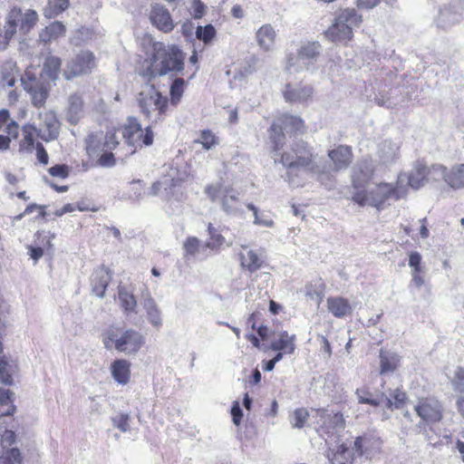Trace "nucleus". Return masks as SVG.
<instances>
[{"label":"nucleus","mask_w":464,"mask_h":464,"mask_svg":"<svg viewBox=\"0 0 464 464\" xmlns=\"http://www.w3.org/2000/svg\"><path fill=\"white\" fill-rule=\"evenodd\" d=\"M184 60L185 55L177 44L153 42L150 52L140 63L138 73L150 83L169 72H181L184 70Z\"/></svg>","instance_id":"1"},{"label":"nucleus","mask_w":464,"mask_h":464,"mask_svg":"<svg viewBox=\"0 0 464 464\" xmlns=\"http://www.w3.org/2000/svg\"><path fill=\"white\" fill-rule=\"evenodd\" d=\"M120 145L117 129L112 128L105 133L92 131L84 139V150L88 157L85 167L111 168L117 163L113 150Z\"/></svg>","instance_id":"2"},{"label":"nucleus","mask_w":464,"mask_h":464,"mask_svg":"<svg viewBox=\"0 0 464 464\" xmlns=\"http://www.w3.org/2000/svg\"><path fill=\"white\" fill-rule=\"evenodd\" d=\"M39 15L34 9L23 10L13 6L5 18L4 27L0 30V49H5L17 32L28 34L37 24Z\"/></svg>","instance_id":"3"},{"label":"nucleus","mask_w":464,"mask_h":464,"mask_svg":"<svg viewBox=\"0 0 464 464\" xmlns=\"http://www.w3.org/2000/svg\"><path fill=\"white\" fill-rule=\"evenodd\" d=\"M315 158L313 147L305 141H300L281 154L280 162L286 169V176L291 180L293 175L296 176L299 170L315 171L318 168Z\"/></svg>","instance_id":"4"},{"label":"nucleus","mask_w":464,"mask_h":464,"mask_svg":"<svg viewBox=\"0 0 464 464\" xmlns=\"http://www.w3.org/2000/svg\"><path fill=\"white\" fill-rule=\"evenodd\" d=\"M362 23V15L355 8L340 9L334 23L325 31V37L332 42L347 44L353 38V27Z\"/></svg>","instance_id":"5"},{"label":"nucleus","mask_w":464,"mask_h":464,"mask_svg":"<svg viewBox=\"0 0 464 464\" xmlns=\"http://www.w3.org/2000/svg\"><path fill=\"white\" fill-rule=\"evenodd\" d=\"M138 104L144 116L157 123L163 121L170 111L169 98L156 90L151 84L149 92H141L138 96Z\"/></svg>","instance_id":"6"},{"label":"nucleus","mask_w":464,"mask_h":464,"mask_svg":"<svg viewBox=\"0 0 464 464\" xmlns=\"http://www.w3.org/2000/svg\"><path fill=\"white\" fill-rule=\"evenodd\" d=\"M374 171L372 162L366 159L360 160L352 170L351 183L354 189L352 200L359 206H365L369 200L366 188L372 181Z\"/></svg>","instance_id":"7"},{"label":"nucleus","mask_w":464,"mask_h":464,"mask_svg":"<svg viewBox=\"0 0 464 464\" xmlns=\"http://www.w3.org/2000/svg\"><path fill=\"white\" fill-rule=\"evenodd\" d=\"M125 143L130 147L127 155L135 153L138 147L150 146L153 143L154 134L150 127L144 130L141 124L135 117H129L127 122L122 126L121 131Z\"/></svg>","instance_id":"8"},{"label":"nucleus","mask_w":464,"mask_h":464,"mask_svg":"<svg viewBox=\"0 0 464 464\" xmlns=\"http://www.w3.org/2000/svg\"><path fill=\"white\" fill-rule=\"evenodd\" d=\"M24 90L30 94L32 104L40 108L44 105L49 96L48 84L37 78L34 66H28L21 77Z\"/></svg>","instance_id":"9"},{"label":"nucleus","mask_w":464,"mask_h":464,"mask_svg":"<svg viewBox=\"0 0 464 464\" xmlns=\"http://www.w3.org/2000/svg\"><path fill=\"white\" fill-rule=\"evenodd\" d=\"M95 66L94 54L88 50L81 51L73 58L67 61L63 75L66 80H72L88 73Z\"/></svg>","instance_id":"10"},{"label":"nucleus","mask_w":464,"mask_h":464,"mask_svg":"<svg viewBox=\"0 0 464 464\" xmlns=\"http://www.w3.org/2000/svg\"><path fill=\"white\" fill-rule=\"evenodd\" d=\"M418 416L427 425L440 421L443 418V406L435 397L420 398L414 406Z\"/></svg>","instance_id":"11"},{"label":"nucleus","mask_w":464,"mask_h":464,"mask_svg":"<svg viewBox=\"0 0 464 464\" xmlns=\"http://www.w3.org/2000/svg\"><path fill=\"white\" fill-rule=\"evenodd\" d=\"M240 267L250 274L256 273L267 266L265 251L241 246L237 254Z\"/></svg>","instance_id":"12"},{"label":"nucleus","mask_w":464,"mask_h":464,"mask_svg":"<svg viewBox=\"0 0 464 464\" xmlns=\"http://www.w3.org/2000/svg\"><path fill=\"white\" fill-rule=\"evenodd\" d=\"M438 169H440V165L428 167L422 163L416 164L409 175H406L408 185L414 189H418L429 181L437 180L440 177Z\"/></svg>","instance_id":"13"},{"label":"nucleus","mask_w":464,"mask_h":464,"mask_svg":"<svg viewBox=\"0 0 464 464\" xmlns=\"http://www.w3.org/2000/svg\"><path fill=\"white\" fill-rule=\"evenodd\" d=\"M38 131L44 141L55 140L59 135L60 121L53 111H44L38 114Z\"/></svg>","instance_id":"14"},{"label":"nucleus","mask_w":464,"mask_h":464,"mask_svg":"<svg viewBox=\"0 0 464 464\" xmlns=\"http://www.w3.org/2000/svg\"><path fill=\"white\" fill-rule=\"evenodd\" d=\"M145 343V339L139 332L128 329L116 340V350L126 354H135Z\"/></svg>","instance_id":"15"},{"label":"nucleus","mask_w":464,"mask_h":464,"mask_svg":"<svg viewBox=\"0 0 464 464\" xmlns=\"http://www.w3.org/2000/svg\"><path fill=\"white\" fill-rule=\"evenodd\" d=\"M313 95V87L303 82L296 85L287 83L283 92L284 99L289 103H306L312 100Z\"/></svg>","instance_id":"16"},{"label":"nucleus","mask_w":464,"mask_h":464,"mask_svg":"<svg viewBox=\"0 0 464 464\" xmlns=\"http://www.w3.org/2000/svg\"><path fill=\"white\" fill-rule=\"evenodd\" d=\"M150 20L158 30L166 34L170 33L175 27L169 10L160 4H155L151 6Z\"/></svg>","instance_id":"17"},{"label":"nucleus","mask_w":464,"mask_h":464,"mask_svg":"<svg viewBox=\"0 0 464 464\" xmlns=\"http://www.w3.org/2000/svg\"><path fill=\"white\" fill-rule=\"evenodd\" d=\"M328 158L333 162L334 169L340 171L346 169L353 160V153L351 146L339 145L328 150Z\"/></svg>","instance_id":"18"},{"label":"nucleus","mask_w":464,"mask_h":464,"mask_svg":"<svg viewBox=\"0 0 464 464\" xmlns=\"http://www.w3.org/2000/svg\"><path fill=\"white\" fill-rule=\"evenodd\" d=\"M440 176L453 189L464 188V163H459L448 169L440 165Z\"/></svg>","instance_id":"19"},{"label":"nucleus","mask_w":464,"mask_h":464,"mask_svg":"<svg viewBox=\"0 0 464 464\" xmlns=\"http://www.w3.org/2000/svg\"><path fill=\"white\" fill-rule=\"evenodd\" d=\"M274 122L279 124L280 128L289 134H303L306 130L304 121L301 117L286 112L277 115Z\"/></svg>","instance_id":"20"},{"label":"nucleus","mask_w":464,"mask_h":464,"mask_svg":"<svg viewBox=\"0 0 464 464\" xmlns=\"http://www.w3.org/2000/svg\"><path fill=\"white\" fill-rule=\"evenodd\" d=\"M66 32V26L63 22L53 21L39 32V42L44 44H49L64 37Z\"/></svg>","instance_id":"21"},{"label":"nucleus","mask_w":464,"mask_h":464,"mask_svg":"<svg viewBox=\"0 0 464 464\" xmlns=\"http://www.w3.org/2000/svg\"><path fill=\"white\" fill-rule=\"evenodd\" d=\"M22 139L19 141V151L32 153L36 146V139L41 138V133L38 131L37 127L31 123L23 125Z\"/></svg>","instance_id":"22"},{"label":"nucleus","mask_w":464,"mask_h":464,"mask_svg":"<svg viewBox=\"0 0 464 464\" xmlns=\"http://www.w3.org/2000/svg\"><path fill=\"white\" fill-rule=\"evenodd\" d=\"M61 72L62 59L52 53H48L43 61L41 75L50 81L55 82L58 80Z\"/></svg>","instance_id":"23"},{"label":"nucleus","mask_w":464,"mask_h":464,"mask_svg":"<svg viewBox=\"0 0 464 464\" xmlns=\"http://www.w3.org/2000/svg\"><path fill=\"white\" fill-rule=\"evenodd\" d=\"M84 102L79 93H72L68 99L66 119L71 124H77L83 117Z\"/></svg>","instance_id":"24"},{"label":"nucleus","mask_w":464,"mask_h":464,"mask_svg":"<svg viewBox=\"0 0 464 464\" xmlns=\"http://www.w3.org/2000/svg\"><path fill=\"white\" fill-rule=\"evenodd\" d=\"M19 74V69L15 62L5 61L0 65V88H11L14 87L17 76Z\"/></svg>","instance_id":"25"},{"label":"nucleus","mask_w":464,"mask_h":464,"mask_svg":"<svg viewBox=\"0 0 464 464\" xmlns=\"http://www.w3.org/2000/svg\"><path fill=\"white\" fill-rule=\"evenodd\" d=\"M355 393L360 403L370 404L372 406L384 404L388 408L392 407V399L383 392L372 395L367 389L362 388L357 389Z\"/></svg>","instance_id":"26"},{"label":"nucleus","mask_w":464,"mask_h":464,"mask_svg":"<svg viewBox=\"0 0 464 464\" xmlns=\"http://www.w3.org/2000/svg\"><path fill=\"white\" fill-rule=\"evenodd\" d=\"M379 359L381 375L394 372L401 364V357L396 353L388 350L381 349Z\"/></svg>","instance_id":"27"},{"label":"nucleus","mask_w":464,"mask_h":464,"mask_svg":"<svg viewBox=\"0 0 464 464\" xmlns=\"http://www.w3.org/2000/svg\"><path fill=\"white\" fill-rule=\"evenodd\" d=\"M112 280L111 270L102 265L95 268L91 276L92 290H106Z\"/></svg>","instance_id":"28"},{"label":"nucleus","mask_w":464,"mask_h":464,"mask_svg":"<svg viewBox=\"0 0 464 464\" xmlns=\"http://www.w3.org/2000/svg\"><path fill=\"white\" fill-rule=\"evenodd\" d=\"M111 376L120 384H127L130 378V363L124 359L115 360L111 365Z\"/></svg>","instance_id":"29"},{"label":"nucleus","mask_w":464,"mask_h":464,"mask_svg":"<svg viewBox=\"0 0 464 464\" xmlns=\"http://www.w3.org/2000/svg\"><path fill=\"white\" fill-rule=\"evenodd\" d=\"M295 335H290L286 331L279 334V338L270 344V349L276 352H283L285 354H292L295 350Z\"/></svg>","instance_id":"30"},{"label":"nucleus","mask_w":464,"mask_h":464,"mask_svg":"<svg viewBox=\"0 0 464 464\" xmlns=\"http://www.w3.org/2000/svg\"><path fill=\"white\" fill-rule=\"evenodd\" d=\"M372 205L380 208L385 201L393 198L392 183L381 182L376 188L371 192Z\"/></svg>","instance_id":"31"},{"label":"nucleus","mask_w":464,"mask_h":464,"mask_svg":"<svg viewBox=\"0 0 464 464\" xmlns=\"http://www.w3.org/2000/svg\"><path fill=\"white\" fill-rule=\"evenodd\" d=\"M328 310L335 317H344L352 313V306L348 300L343 297H330L327 299Z\"/></svg>","instance_id":"32"},{"label":"nucleus","mask_w":464,"mask_h":464,"mask_svg":"<svg viewBox=\"0 0 464 464\" xmlns=\"http://www.w3.org/2000/svg\"><path fill=\"white\" fill-rule=\"evenodd\" d=\"M276 32L270 24L262 25L256 32V41L260 48L267 52L275 43Z\"/></svg>","instance_id":"33"},{"label":"nucleus","mask_w":464,"mask_h":464,"mask_svg":"<svg viewBox=\"0 0 464 464\" xmlns=\"http://www.w3.org/2000/svg\"><path fill=\"white\" fill-rule=\"evenodd\" d=\"M268 139L272 151H279L285 144L286 137L279 124L274 121L268 129Z\"/></svg>","instance_id":"34"},{"label":"nucleus","mask_w":464,"mask_h":464,"mask_svg":"<svg viewBox=\"0 0 464 464\" xmlns=\"http://www.w3.org/2000/svg\"><path fill=\"white\" fill-rule=\"evenodd\" d=\"M70 6V0H48L43 10L44 16L46 19L55 18Z\"/></svg>","instance_id":"35"},{"label":"nucleus","mask_w":464,"mask_h":464,"mask_svg":"<svg viewBox=\"0 0 464 464\" xmlns=\"http://www.w3.org/2000/svg\"><path fill=\"white\" fill-rule=\"evenodd\" d=\"M144 308L149 323L157 330H160L163 324L161 312L152 299H146Z\"/></svg>","instance_id":"36"},{"label":"nucleus","mask_w":464,"mask_h":464,"mask_svg":"<svg viewBox=\"0 0 464 464\" xmlns=\"http://www.w3.org/2000/svg\"><path fill=\"white\" fill-rule=\"evenodd\" d=\"M186 88V82L183 78H176L169 87V105L177 107L180 102Z\"/></svg>","instance_id":"37"},{"label":"nucleus","mask_w":464,"mask_h":464,"mask_svg":"<svg viewBox=\"0 0 464 464\" xmlns=\"http://www.w3.org/2000/svg\"><path fill=\"white\" fill-rule=\"evenodd\" d=\"M208 240L205 244L206 247L212 250L219 249L225 243V237L221 235L220 230L214 227L212 223L208 224Z\"/></svg>","instance_id":"38"},{"label":"nucleus","mask_w":464,"mask_h":464,"mask_svg":"<svg viewBox=\"0 0 464 464\" xmlns=\"http://www.w3.org/2000/svg\"><path fill=\"white\" fill-rule=\"evenodd\" d=\"M205 246L196 237H188L183 243L184 258L189 259L196 256Z\"/></svg>","instance_id":"39"},{"label":"nucleus","mask_w":464,"mask_h":464,"mask_svg":"<svg viewBox=\"0 0 464 464\" xmlns=\"http://www.w3.org/2000/svg\"><path fill=\"white\" fill-rule=\"evenodd\" d=\"M195 142L200 143L204 150H209L218 145L219 140L211 130L207 129L199 132V137Z\"/></svg>","instance_id":"40"},{"label":"nucleus","mask_w":464,"mask_h":464,"mask_svg":"<svg viewBox=\"0 0 464 464\" xmlns=\"http://www.w3.org/2000/svg\"><path fill=\"white\" fill-rule=\"evenodd\" d=\"M217 35V31L212 24L198 25L196 29V37L205 44H210Z\"/></svg>","instance_id":"41"},{"label":"nucleus","mask_w":464,"mask_h":464,"mask_svg":"<svg viewBox=\"0 0 464 464\" xmlns=\"http://www.w3.org/2000/svg\"><path fill=\"white\" fill-rule=\"evenodd\" d=\"M321 45L318 42H312L303 45L298 51V55L302 59L313 60L320 53Z\"/></svg>","instance_id":"42"},{"label":"nucleus","mask_w":464,"mask_h":464,"mask_svg":"<svg viewBox=\"0 0 464 464\" xmlns=\"http://www.w3.org/2000/svg\"><path fill=\"white\" fill-rule=\"evenodd\" d=\"M406 179V174H400L398 176V179L394 184H392V195L393 198L398 200L400 198H404L408 193V187H410L407 184H405Z\"/></svg>","instance_id":"43"},{"label":"nucleus","mask_w":464,"mask_h":464,"mask_svg":"<svg viewBox=\"0 0 464 464\" xmlns=\"http://www.w3.org/2000/svg\"><path fill=\"white\" fill-rule=\"evenodd\" d=\"M118 300L121 307L126 312H133L137 301L131 292H118Z\"/></svg>","instance_id":"44"},{"label":"nucleus","mask_w":464,"mask_h":464,"mask_svg":"<svg viewBox=\"0 0 464 464\" xmlns=\"http://www.w3.org/2000/svg\"><path fill=\"white\" fill-rule=\"evenodd\" d=\"M0 464H22L20 450L16 448L7 450L0 454Z\"/></svg>","instance_id":"45"},{"label":"nucleus","mask_w":464,"mask_h":464,"mask_svg":"<svg viewBox=\"0 0 464 464\" xmlns=\"http://www.w3.org/2000/svg\"><path fill=\"white\" fill-rule=\"evenodd\" d=\"M13 395L14 393L9 390H3L0 388V405H9L5 411L1 412V416H11L14 414L15 406L13 404Z\"/></svg>","instance_id":"46"},{"label":"nucleus","mask_w":464,"mask_h":464,"mask_svg":"<svg viewBox=\"0 0 464 464\" xmlns=\"http://www.w3.org/2000/svg\"><path fill=\"white\" fill-rule=\"evenodd\" d=\"M237 201H238V198L235 194L234 189L232 188H225L223 197L221 198L223 209L226 212H230L232 209L235 208V206Z\"/></svg>","instance_id":"47"},{"label":"nucleus","mask_w":464,"mask_h":464,"mask_svg":"<svg viewBox=\"0 0 464 464\" xmlns=\"http://www.w3.org/2000/svg\"><path fill=\"white\" fill-rule=\"evenodd\" d=\"M13 366L5 357L0 359V382L11 385L13 383Z\"/></svg>","instance_id":"48"},{"label":"nucleus","mask_w":464,"mask_h":464,"mask_svg":"<svg viewBox=\"0 0 464 464\" xmlns=\"http://www.w3.org/2000/svg\"><path fill=\"white\" fill-rule=\"evenodd\" d=\"M130 416L128 413L121 412L111 418V422L121 432H127L130 430Z\"/></svg>","instance_id":"49"},{"label":"nucleus","mask_w":464,"mask_h":464,"mask_svg":"<svg viewBox=\"0 0 464 464\" xmlns=\"http://www.w3.org/2000/svg\"><path fill=\"white\" fill-rule=\"evenodd\" d=\"M450 382L455 392L464 394V369L462 367H457Z\"/></svg>","instance_id":"50"},{"label":"nucleus","mask_w":464,"mask_h":464,"mask_svg":"<svg viewBox=\"0 0 464 464\" xmlns=\"http://www.w3.org/2000/svg\"><path fill=\"white\" fill-rule=\"evenodd\" d=\"M309 417L308 411L304 408H298L294 411L292 426L296 429H301L304 426L305 421Z\"/></svg>","instance_id":"51"},{"label":"nucleus","mask_w":464,"mask_h":464,"mask_svg":"<svg viewBox=\"0 0 464 464\" xmlns=\"http://www.w3.org/2000/svg\"><path fill=\"white\" fill-rule=\"evenodd\" d=\"M71 169L66 164H56L48 169V173L54 178L62 179H67L70 175Z\"/></svg>","instance_id":"52"},{"label":"nucleus","mask_w":464,"mask_h":464,"mask_svg":"<svg viewBox=\"0 0 464 464\" xmlns=\"http://www.w3.org/2000/svg\"><path fill=\"white\" fill-rule=\"evenodd\" d=\"M225 189L221 183L209 184L205 188V193L210 200L215 201L220 195L223 196Z\"/></svg>","instance_id":"53"},{"label":"nucleus","mask_w":464,"mask_h":464,"mask_svg":"<svg viewBox=\"0 0 464 464\" xmlns=\"http://www.w3.org/2000/svg\"><path fill=\"white\" fill-rule=\"evenodd\" d=\"M409 266L412 268V272H422L421 256L419 252H411L409 255Z\"/></svg>","instance_id":"54"},{"label":"nucleus","mask_w":464,"mask_h":464,"mask_svg":"<svg viewBox=\"0 0 464 464\" xmlns=\"http://www.w3.org/2000/svg\"><path fill=\"white\" fill-rule=\"evenodd\" d=\"M246 208L253 212L255 217V224L268 227L273 226V221L271 219H263L259 217V211L253 203H247Z\"/></svg>","instance_id":"55"},{"label":"nucleus","mask_w":464,"mask_h":464,"mask_svg":"<svg viewBox=\"0 0 464 464\" xmlns=\"http://www.w3.org/2000/svg\"><path fill=\"white\" fill-rule=\"evenodd\" d=\"M20 127L19 124L14 121H10L5 129L6 133V137H10V140L12 139L16 140L19 136Z\"/></svg>","instance_id":"56"},{"label":"nucleus","mask_w":464,"mask_h":464,"mask_svg":"<svg viewBox=\"0 0 464 464\" xmlns=\"http://www.w3.org/2000/svg\"><path fill=\"white\" fill-rule=\"evenodd\" d=\"M34 150L36 151L38 161L44 166L47 165L49 162V156L44 145L41 142H37Z\"/></svg>","instance_id":"57"},{"label":"nucleus","mask_w":464,"mask_h":464,"mask_svg":"<svg viewBox=\"0 0 464 464\" xmlns=\"http://www.w3.org/2000/svg\"><path fill=\"white\" fill-rule=\"evenodd\" d=\"M15 440V434L14 431L5 430L3 434H1V446L3 449L10 447L14 444Z\"/></svg>","instance_id":"58"},{"label":"nucleus","mask_w":464,"mask_h":464,"mask_svg":"<svg viewBox=\"0 0 464 464\" xmlns=\"http://www.w3.org/2000/svg\"><path fill=\"white\" fill-rule=\"evenodd\" d=\"M119 337L117 336V334H115L114 331H108L104 334L103 340H102L105 348L110 350L112 347H114L116 349V340Z\"/></svg>","instance_id":"59"},{"label":"nucleus","mask_w":464,"mask_h":464,"mask_svg":"<svg viewBox=\"0 0 464 464\" xmlns=\"http://www.w3.org/2000/svg\"><path fill=\"white\" fill-rule=\"evenodd\" d=\"M231 415L233 422L236 426H238L241 423V420L243 417V411L239 406L237 401H234L231 408Z\"/></svg>","instance_id":"60"},{"label":"nucleus","mask_w":464,"mask_h":464,"mask_svg":"<svg viewBox=\"0 0 464 464\" xmlns=\"http://www.w3.org/2000/svg\"><path fill=\"white\" fill-rule=\"evenodd\" d=\"M383 0H356V6L361 10H370L379 5Z\"/></svg>","instance_id":"61"},{"label":"nucleus","mask_w":464,"mask_h":464,"mask_svg":"<svg viewBox=\"0 0 464 464\" xmlns=\"http://www.w3.org/2000/svg\"><path fill=\"white\" fill-rule=\"evenodd\" d=\"M392 398L394 401H392V407L394 405L396 408H400L406 400V394L404 392L396 389L392 393Z\"/></svg>","instance_id":"62"},{"label":"nucleus","mask_w":464,"mask_h":464,"mask_svg":"<svg viewBox=\"0 0 464 464\" xmlns=\"http://www.w3.org/2000/svg\"><path fill=\"white\" fill-rule=\"evenodd\" d=\"M29 249V255L32 259L34 260V262H37L43 256H44V249L40 246H28Z\"/></svg>","instance_id":"63"},{"label":"nucleus","mask_w":464,"mask_h":464,"mask_svg":"<svg viewBox=\"0 0 464 464\" xmlns=\"http://www.w3.org/2000/svg\"><path fill=\"white\" fill-rule=\"evenodd\" d=\"M364 440V438L357 437L353 442V450L359 456H362L365 453V450H363Z\"/></svg>","instance_id":"64"}]
</instances>
